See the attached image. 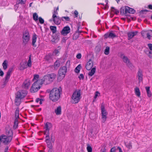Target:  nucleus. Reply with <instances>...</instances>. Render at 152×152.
<instances>
[{"label": "nucleus", "mask_w": 152, "mask_h": 152, "mask_svg": "<svg viewBox=\"0 0 152 152\" xmlns=\"http://www.w3.org/2000/svg\"><path fill=\"white\" fill-rule=\"evenodd\" d=\"M55 112L57 115H60L61 113V108L60 106H58L55 110Z\"/></svg>", "instance_id": "5701e85b"}, {"label": "nucleus", "mask_w": 152, "mask_h": 152, "mask_svg": "<svg viewBox=\"0 0 152 152\" xmlns=\"http://www.w3.org/2000/svg\"><path fill=\"white\" fill-rule=\"evenodd\" d=\"M101 113L102 114V118L103 123L105 122L107 118L106 115L107 114V112L105 109V106L103 103H102L101 105Z\"/></svg>", "instance_id": "423d86ee"}, {"label": "nucleus", "mask_w": 152, "mask_h": 152, "mask_svg": "<svg viewBox=\"0 0 152 152\" xmlns=\"http://www.w3.org/2000/svg\"><path fill=\"white\" fill-rule=\"evenodd\" d=\"M19 110L18 107L17 108L15 114V119H18L19 118Z\"/></svg>", "instance_id": "a878e982"}, {"label": "nucleus", "mask_w": 152, "mask_h": 152, "mask_svg": "<svg viewBox=\"0 0 152 152\" xmlns=\"http://www.w3.org/2000/svg\"><path fill=\"white\" fill-rule=\"evenodd\" d=\"M18 119H15L14 122L13 126V129H15L18 126Z\"/></svg>", "instance_id": "bb28decb"}, {"label": "nucleus", "mask_w": 152, "mask_h": 152, "mask_svg": "<svg viewBox=\"0 0 152 152\" xmlns=\"http://www.w3.org/2000/svg\"><path fill=\"white\" fill-rule=\"evenodd\" d=\"M6 135L2 134L0 136V141L5 145H8L11 141L13 135L12 130L11 129L6 128Z\"/></svg>", "instance_id": "f257e3e1"}, {"label": "nucleus", "mask_w": 152, "mask_h": 152, "mask_svg": "<svg viewBox=\"0 0 152 152\" xmlns=\"http://www.w3.org/2000/svg\"><path fill=\"white\" fill-rule=\"evenodd\" d=\"M27 94V92L26 91L24 90H20L18 91L16 94L15 99V102L16 103V105L17 106L20 105V102L18 101V99H20L24 98Z\"/></svg>", "instance_id": "7ed1b4c3"}, {"label": "nucleus", "mask_w": 152, "mask_h": 152, "mask_svg": "<svg viewBox=\"0 0 152 152\" xmlns=\"http://www.w3.org/2000/svg\"><path fill=\"white\" fill-rule=\"evenodd\" d=\"M109 33L108 32H107L104 35V36L105 39H107L108 38H109Z\"/></svg>", "instance_id": "052dcab7"}, {"label": "nucleus", "mask_w": 152, "mask_h": 152, "mask_svg": "<svg viewBox=\"0 0 152 152\" xmlns=\"http://www.w3.org/2000/svg\"><path fill=\"white\" fill-rule=\"evenodd\" d=\"M45 138L46 140L45 141L46 142L51 141V139L50 137L49 136V135L46 134V136H45Z\"/></svg>", "instance_id": "864d4df0"}, {"label": "nucleus", "mask_w": 152, "mask_h": 152, "mask_svg": "<svg viewBox=\"0 0 152 152\" xmlns=\"http://www.w3.org/2000/svg\"><path fill=\"white\" fill-rule=\"evenodd\" d=\"M39 80H40V82L41 84H43L44 82L46 84H50L51 82L50 80L47 75H45L42 79Z\"/></svg>", "instance_id": "9d476101"}, {"label": "nucleus", "mask_w": 152, "mask_h": 152, "mask_svg": "<svg viewBox=\"0 0 152 152\" xmlns=\"http://www.w3.org/2000/svg\"><path fill=\"white\" fill-rule=\"evenodd\" d=\"M80 90L75 91L72 94V98L74 101L75 103H77L80 100Z\"/></svg>", "instance_id": "39448f33"}, {"label": "nucleus", "mask_w": 152, "mask_h": 152, "mask_svg": "<svg viewBox=\"0 0 152 152\" xmlns=\"http://www.w3.org/2000/svg\"><path fill=\"white\" fill-rule=\"evenodd\" d=\"M147 96L148 97H150L151 96V94L150 91L147 92Z\"/></svg>", "instance_id": "338daca9"}, {"label": "nucleus", "mask_w": 152, "mask_h": 152, "mask_svg": "<svg viewBox=\"0 0 152 152\" xmlns=\"http://www.w3.org/2000/svg\"><path fill=\"white\" fill-rule=\"evenodd\" d=\"M127 13L134 14L135 12V10L129 7H126V12Z\"/></svg>", "instance_id": "a211bd4d"}, {"label": "nucleus", "mask_w": 152, "mask_h": 152, "mask_svg": "<svg viewBox=\"0 0 152 152\" xmlns=\"http://www.w3.org/2000/svg\"><path fill=\"white\" fill-rule=\"evenodd\" d=\"M150 12V11L147 10H142L139 12L140 16H141V17H142V14L144 13V12Z\"/></svg>", "instance_id": "a18cd8bd"}, {"label": "nucleus", "mask_w": 152, "mask_h": 152, "mask_svg": "<svg viewBox=\"0 0 152 152\" xmlns=\"http://www.w3.org/2000/svg\"><path fill=\"white\" fill-rule=\"evenodd\" d=\"M53 55L52 53H49L45 56V59L46 61L50 62L52 60Z\"/></svg>", "instance_id": "aec40b11"}, {"label": "nucleus", "mask_w": 152, "mask_h": 152, "mask_svg": "<svg viewBox=\"0 0 152 152\" xmlns=\"http://www.w3.org/2000/svg\"><path fill=\"white\" fill-rule=\"evenodd\" d=\"M45 128L46 130H50V129L52 127V125L51 123L49 122H47L45 124Z\"/></svg>", "instance_id": "b1692460"}, {"label": "nucleus", "mask_w": 152, "mask_h": 152, "mask_svg": "<svg viewBox=\"0 0 152 152\" xmlns=\"http://www.w3.org/2000/svg\"><path fill=\"white\" fill-rule=\"evenodd\" d=\"M26 68V67H25V65L24 64H20V70H24Z\"/></svg>", "instance_id": "603ef678"}, {"label": "nucleus", "mask_w": 152, "mask_h": 152, "mask_svg": "<svg viewBox=\"0 0 152 152\" xmlns=\"http://www.w3.org/2000/svg\"><path fill=\"white\" fill-rule=\"evenodd\" d=\"M33 19L36 21L38 20L39 18L37 13L35 12L33 14Z\"/></svg>", "instance_id": "473e14b6"}, {"label": "nucleus", "mask_w": 152, "mask_h": 152, "mask_svg": "<svg viewBox=\"0 0 152 152\" xmlns=\"http://www.w3.org/2000/svg\"><path fill=\"white\" fill-rule=\"evenodd\" d=\"M48 76L51 82L53 81V80L56 78V75L53 73H52L50 74L47 75Z\"/></svg>", "instance_id": "412c9836"}, {"label": "nucleus", "mask_w": 152, "mask_h": 152, "mask_svg": "<svg viewBox=\"0 0 152 152\" xmlns=\"http://www.w3.org/2000/svg\"><path fill=\"white\" fill-rule=\"evenodd\" d=\"M31 55H30L29 58V59L28 61V62L27 63V65L29 67H31Z\"/></svg>", "instance_id": "49530a36"}, {"label": "nucleus", "mask_w": 152, "mask_h": 152, "mask_svg": "<svg viewBox=\"0 0 152 152\" xmlns=\"http://www.w3.org/2000/svg\"><path fill=\"white\" fill-rule=\"evenodd\" d=\"M52 18L54 22L56 24L58 25L61 23V21H64L63 19H61V18L57 16L55 14H53Z\"/></svg>", "instance_id": "6e6552de"}, {"label": "nucleus", "mask_w": 152, "mask_h": 152, "mask_svg": "<svg viewBox=\"0 0 152 152\" xmlns=\"http://www.w3.org/2000/svg\"><path fill=\"white\" fill-rule=\"evenodd\" d=\"M80 34L77 31H76L75 33L73 34V39L74 40H76L79 37Z\"/></svg>", "instance_id": "7c9ffc66"}, {"label": "nucleus", "mask_w": 152, "mask_h": 152, "mask_svg": "<svg viewBox=\"0 0 152 152\" xmlns=\"http://www.w3.org/2000/svg\"><path fill=\"white\" fill-rule=\"evenodd\" d=\"M59 52L58 51V49H55L53 52V53H52L53 55V56H57L58 55Z\"/></svg>", "instance_id": "37998d69"}, {"label": "nucleus", "mask_w": 152, "mask_h": 152, "mask_svg": "<svg viewBox=\"0 0 152 152\" xmlns=\"http://www.w3.org/2000/svg\"><path fill=\"white\" fill-rule=\"evenodd\" d=\"M60 63L59 61H56L54 64V67L55 69L56 68H58L60 66Z\"/></svg>", "instance_id": "c9c22d12"}, {"label": "nucleus", "mask_w": 152, "mask_h": 152, "mask_svg": "<svg viewBox=\"0 0 152 152\" xmlns=\"http://www.w3.org/2000/svg\"><path fill=\"white\" fill-rule=\"evenodd\" d=\"M96 67L95 66L92 69L91 71L88 73V75L90 76H92L96 72Z\"/></svg>", "instance_id": "393cba45"}, {"label": "nucleus", "mask_w": 152, "mask_h": 152, "mask_svg": "<svg viewBox=\"0 0 152 152\" xmlns=\"http://www.w3.org/2000/svg\"><path fill=\"white\" fill-rule=\"evenodd\" d=\"M81 66L80 64H79L75 68V71L77 73H79L80 71V69L81 68Z\"/></svg>", "instance_id": "f704fd0d"}, {"label": "nucleus", "mask_w": 152, "mask_h": 152, "mask_svg": "<svg viewBox=\"0 0 152 152\" xmlns=\"http://www.w3.org/2000/svg\"><path fill=\"white\" fill-rule=\"evenodd\" d=\"M93 65V63L91 59H89L86 65V69L90 70L92 68Z\"/></svg>", "instance_id": "4468645a"}, {"label": "nucleus", "mask_w": 152, "mask_h": 152, "mask_svg": "<svg viewBox=\"0 0 152 152\" xmlns=\"http://www.w3.org/2000/svg\"><path fill=\"white\" fill-rule=\"evenodd\" d=\"M125 144L126 147L129 149H130L132 148V143L131 142H125Z\"/></svg>", "instance_id": "c85d7f7f"}, {"label": "nucleus", "mask_w": 152, "mask_h": 152, "mask_svg": "<svg viewBox=\"0 0 152 152\" xmlns=\"http://www.w3.org/2000/svg\"><path fill=\"white\" fill-rule=\"evenodd\" d=\"M111 8L112 9V11L114 12L116 15H117L119 13V11L115 9L114 7H111Z\"/></svg>", "instance_id": "ea45409f"}, {"label": "nucleus", "mask_w": 152, "mask_h": 152, "mask_svg": "<svg viewBox=\"0 0 152 152\" xmlns=\"http://www.w3.org/2000/svg\"><path fill=\"white\" fill-rule=\"evenodd\" d=\"M100 94V93L98 91H96L95 92V95L94 96V98H95V99H96L97 96H98V95Z\"/></svg>", "instance_id": "680f3d73"}, {"label": "nucleus", "mask_w": 152, "mask_h": 152, "mask_svg": "<svg viewBox=\"0 0 152 152\" xmlns=\"http://www.w3.org/2000/svg\"><path fill=\"white\" fill-rule=\"evenodd\" d=\"M110 47L107 46L104 50V53L105 55H107L109 53Z\"/></svg>", "instance_id": "c03bdc74"}, {"label": "nucleus", "mask_w": 152, "mask_h": 152, "mask_svg": "<svg viewBox=\"0 0 152 152\" xmlns=\"http://www.w3.org/2000/svg\"><path fill=\"white\" fill-rule=\"evenodd\" d=\"M53 39L51 40L53 43L55 44L59 40L60 33L58 32L52 35Z\"/></svg>", "instance_id": "f8f14e48"}, {"label": "nucleus", "mask_w": 152, "mask_h": 152, "mask_svg": "<svg viewBox=\"0 0 152 152\" xmlns=\"http://www.w3.org/2000/svg\"><path fill=\"white\" fill-rule=\"evenodd\" d=\"M106 146L105 144H103L101 147L100 152H106L107 149L106 148Z\"/></svg>", "instance_id": "e433bc0d"}, {"label": "nucleus", "mask_w": 152, "mask_h": 152, "mask_svg": "<svg viewBox=\"0 0 152 152\" xmlns=\"http://www.w3.org/2000/svg\"><path fill=\"white\" fill-rule=\"evenodd\" d=\"M26 0H18V4H24L26 2Z\"/></svg>", "instance_id": "5fc2aeb1"}, {"label": "nucleus", "mask_w": 152, "mask_h": 152, "mask_svg": "<svg viewBox=\"0 0 152 152\" xmlns=\"http://www.w3.org/2000/svg\"><path fill=\"white\" fill-rule=\"evenodd\" d=\"M148 46L150 50H152V44L149 43L148 44Z\"/></svg>", "instance_id": "0e129e2a"}, {"label": "nucleus", "mask_w": 152, "mask_h": 152, "mask_svg": "<svg viewBox=\"0 0 152 152\" xmlns=\"http://www.w3.org/2000/svg\"><path fill=\"white\" fill-rule=\"evenodd\" d=\"M151 35H152V34H151V33H149L148 32L147 33V34H146L147 37L149 40H150L151 39Z\"/></svg>", "instance_id": "bf43d9fd"}, {"label": "nucleus", "mask_w": 152, "mask_h": 152, "mask_svg": "<svg viewBox=\"0 0 152 152\" xmlns=\"http://www.w3.org/2000/svg\"><path fill=\"white\" fill-rule=\"evenodd\" d=\"M151 51L149 50V49L148 48H146L143 51L144 53H145L147 56L149 54V53H151Z\"/></svg>", "instance_id": "8fccbe9b"}, {"label": "nucleus", "mask_w": 152, "mask_h": 152, "mask_svg": "<svg viewBox=\"0 0 152 152\" xmlns=\"http://www.w3.org/2000/svg\"><path fill=\"white\" fill-rule=\"evenodd\" d=\"M61 19H63V18L64 19L66 20V21H70L69 18L68 16L62 17H61Z\"/></svg>", "instance_id": "13d9d810"}, {"label": "nucleus", "mask_w": 152, "mask_h": 152, "mask_svg": "<svg viewBox=\"0 0 152 152\" xmlns=\"http://www.w3.org/2000/svg\"><path fill=\"white\" fill-rule=\"evenodd\" d=\"M40 81L38 79L34 83L31 88V92H32V89L33 92L34 93L37 91L41 88L42 84H41Z\"/></svg>", "instance_id": "20e7f679"}, {"label": "nucleus", "mask_w": 152, "mask_h": 152, "mask_svg": "<svg viewBox=\"0 0 152 152\" xmlns=\"http://www.w3.org/2000/svg\"><path fill=\"white\" fill-rule=\"evenodd\" d=\"M120 57L123 60V61L126 64L130 61L127 57L125 56L124 54L121 53Z\"/></svg>", "instance_id": "dca6fc26"}, {"label": "nucleus", "mask_w": 152, "mask_h": 152, "mask_svg": "<svg viewBox=\"0 0 152 152\" xmlns=\"http://www.w3.org/2000/svg\"><path fill=\"white\" fill-rule=\"evenodd\" d=\"M38 20H39V23L41 24H42L44 23V20L41 17H39V18Z\"/></svg>", "instance_id": "4d7b16f0"}, {"label": "nucleus", "mask_w": 152, "mask_h": 152, "mask_svg": "<svg viewBox=\"0 0 152 152\" xmlns=\"http://www.w3.org/2000/svg\"><path fill=\"white\" fill-rule=\"evenodd\" d=\"M120 14L121 15H125L126 16H130L129 15H126L127 13V12H126V7H121L120 9Z\"/></svg>", "instance_id": "4be33fe9"}, {"label": "nucleus", "mask_w": 152, "mask_h": 152, "mask_svg": "<svg viewBox=\"0 0 152 152\" xmlns=\"http://www.w3.org/2000/svg\"><path fill=\"white\" fill-rule=\"evenodd\" d=\"M78 78L80 80L81 79L83 80L84 78V76L83 74H80L78 77Z\"/></svg>", "instance_id": "e2e57ef3"}, {"label": "nucleus", "mask_w": 152, "mask_h": 152, "mask_svg": "<svg viewBox=\"0 0 152 152\" xmlns=\"http://www.w3.org/2000/svg\"><path fill=\"white\" fill-rule=\"evenodd\" d=\"M50 28L53 34L56 33V27L55 26H51Z\"/></svg>", "instance_id": "72a5a7b5"}, {"label": "nucleus", "mask_w": 152, "mask_h": 152, "mask_svg": "<svg viewBox=\"0 0 152 152\" xmlns=\"http://www.w3.org/2000/svg\"><path fill=\"white\" fill-rule=\"evenodd\" d=\"M67 72V68L66 66H61L58 70L59 75H62L65 76V73Z\"/></svg>", "instance_id": "ddd939ff"}, {"label": "nucleus", "mask_w": 152, "mask_h": 152, "mask_svg": "<svg viewBox=\"0 0 152 152\" xmlns=\"http://www.w3.org/2000/svg\"><path fill=\"white\" fill-rule=\"evenodd\" d=\"M87 150L88 152H92V148L89 144L87 145Z\"/></svg>", "instance_id": "de8ad7c7"}, {"label": "nucleus", "mask_w": 152, "mask_h": 152, "mask_svg": "<svg viewBox=\"0 0 152 152\" xmlns=\"http://www.w3.org/2000/svg\"><path fill=\"white\" fill-rule=\"evenodd\" d=\"M70 31V28L69 26H67L64 27L60 32L61 35L66 36L69 33Z\"/></svg>", "instance_id": "1a4fd4ad"}, {"label": "nucleus", "mask_w": 152, "mask_h": 152, "mask_svg": "<svg viewBox=\"0 0 152 152\" xmlns=\"http://www.w3.org/2000/svg\"><path fill=\"white\" fill-rule=\"evenodd\" d=\"M30 84V80L28 79H26L23 83L22 86L23 88L28 89L29 88Z\"/></svg>", "instance_id": "2eb2a0df"}, {"label": "nucleus", "mask_w": 152, "mask_h": 152, "mask_svg": "<svg viewBox=\"0 0 152 152\" xmlns=\"http://www.w3.org/2000/svg\"><path fill=\"white\" fill-rule=\"evenodd\" d=\"M30 36L29 32L27 30L25 31L23 33V43L25 45H26L29 39Z\"/></svg>", "instance_id": "0eeeda50"}, {"label": "nucleus", "mask_w": 152, "mask_h": 152, "mask_svg": "<svg viewBox=\"0 0 152 152\" xmlns=\"http://www.w3.org/2000/svg\"><path fill=\"white\" fill-rule=\"evenodd\" d=\"M62 92L61 87L58 88H55L52 89L50 94H49V98L53 102L57 101L60 98L61 94Z\"/></svg>", "instance_id": "f03ea898"}, {"label": "nucleus", "mask_w": 152, "mask_h": 152, "mask_svg": "<svg viewBox=\"0 0 152 152\" xmlns=\"http://www.w3.org/2000/svg\"><path fill=\"white\" fill-rule=\"evenodd\" d=\"M128 67L131 70H132L134 69V67L133 65L132 64L130 61L129 63H128L126 64Z\"/></svg>", "instance_id": "a19ab883"}, {"label": "nucleus", "mask_w": 152, "mask_h": 152, "mask_svg": "<svg viewBox=\"0 0 152 152\" xmlns=\"http://www.w3.org/2000/svg\"><path fill=\"white\" fill-rule=\"evenodd\" d=\"M13 68H10L7 73L6 76L5 77V80L4 81V85H5L6 83L8 82L11 73L13 70Z\"/></svg>", "instance_id": "9b49d317"}, {"label": "nucleus", "mask_w": 152, "mask_h": 152, "mask_svg": "<svg viewBox=\"0 0 152 152\" xmlns=\"http://www.w3.org/2000/svg\"><path fill=\"white\" fill-rule=\"evenodd\" d=\"M39 77V75H38L35 74L34 75L33 79L32 80L34 81V80H37Z\"/></svg>", "instance_id": "6e6d98bb"}, {"label": "nucleus", "mask_w": 152, "mask_h": 152, "mask_svg": "<svg viewBox=\"0 0 152 152\" xmlns=\"http://www.w3.org/2000/svg\"><path fill=\"white\" fill-rule=\"evenodd\" d=\"M62 75H59V76L57 77V81L58 82H60L61 81L62 79L65 76Z\"/></svg>", "instance_id": "4c0bfd02"}, {"label": "nucleus", "mask_w": 152, "mask_h": 152, "mask_svg": "<svg viewBox=\"0 0 152 152\" xmlns=\"http://www.w3.org/2000/svg\"><path fill=\"white\" fill-rule=\"evenodd\" d=\"M46 143L47 144V147L48 148L50 149H52L53 148V146L51 141H48L46 142Z\"/></svg>", "instance_id": "58836bf2"}, {"label": "nucleus", "mask_w": 152, "mask_h": 152, "mask_svg": "<svg viewBox=\"0 0 152 152\" xmlns=\"http://www.w3.org/2000/svg\"><path fill=\"white\" fill-rule=\"evenodd\" d=\"M137 76L138 77V79L140 82L142 81V71L141 69H139L138 71L137 72Z\"/></svg>", "instance_id": "f3484780"}, {"label": "nucleus", "mask_w": 152, "mask_h": 152, "mask_svg": "<svg viewBox=\"0 0 152 152\" xmlns=\"http://www.w3.org/2000/svg\"><path fill=\"white\" fill-rule=\"evenodd\" d=\"M101 46H96L95 48V50L96 53H98L101 50Z\"/></svg>", "instance_id": "3c124183"}, {"label": "nucleus", "mask_w": 152, "mask_h": 152, "mask_svg": "<svg viewBox=\"0 0 152 152\" xmlns=\"http://www.w3.org/2000/svg\"><path fill=\"white\" fill-rule=\"evenodd\" d=\"M128 36V39L129 40L132 39L134 36V33L133 32H129L127 34Z\"/></svg>", "instance_id": "c756f323"}, {"label": "nucleus", "mask_w": 152, "mask_h": 152, "mask_svg": "<svg viewBox=\"0 0 152 152\" xmlns=\"http://www.w3.org/2000/svg\"><path fill=\"white\" fill-rule=\"evenodd\" d=\"M8 63V61L7 60H5L2 63V65L4 69V70L6 69L7 68Z\"/></svg>", "instance_id": "cd10ccee"}, {"label": "nucleus", "mask_w": 152, "mask_h": 152, "mask_svg": "<svg viewBox=\"0 0 152 152\" xmlns=\"http://www.w3.org/2000/svg\"><path fill=\"white\" fill-rule=\"evenodd\" d=\"M109 38H113L117 37V36L112 32H111L109 33Z\"/></svg>", "instance_id": "79ce46f5"}, {"label": "nucleus", "mask_w": 152, "mask_h": 152, "mask_svg": "<svg viewBox=\"0 0 152 152\" xmlns=\"http://www.w3.org/2000/svg\"><path fill=\"white\" fill-rule=\"evenodd\" d=\"M148 32L147 31H142L141 32V34L143 38H146L145 35H146L147 33Z\"/></svg>", "instance_id": "09e8293b"}, {"label": "nucleus", "mask_w": 152, "mask_h": 152, "mask_svg": "<svg viewBox=\"0 0 152 152\" xmlns=\"http://www.w3.org/2000/svg\"><path fill=\"white\" fill-rule=\"evenodd\" d=\"M135 93L136 94L138 97H140V93L139 89V88L138 87H136L135 88Z\"/></svg>", "instance_id": "2f4dec72"}, {"label": "nucleus", "mask_w": 152, "mask_h": 152, "mask_svg": "<svg viewBox=\"0 0 152 152\" xmlns=\"http://www.w3.org/2000/svg\"><path fill=\"white\" fill-rule=\"evenodd\" d=\"M37 35H36V34H34L33 35L32 38V45L35 47H37V45L35 44V42H36V40L37 39Z\"/></svg>", "instance_id": "6ab92c4d"}, {"label": "nucleus", "mask_w": 152, "mask_h": 152, "mask_svg": "<svg viewBox=\"0 0 152 152\" xmlns=\"http://www.w3.org/2000/svg\"><path fill=\"white\" fill-rule=\"evenodd\" d=\"M81 57V55L80 53H79L77 54L76 56V57L78 59H80Z\"/></svg>", "instance_id": "774afa93"}, {"label": "nucleus", "mask_w": 152, "mask_h": 152, "mask_svg": "<svg viewBox=\"0 0 152 152\" xmlns=\"http://www.w3.org/2000/svg\"><path fill=\"white\" fill-rule=\"evenodd\" d=\"M116 150V147L114 146L110 150V152H115Z\"/></svg>", "instance_id": "69168bd1"}]
</instances>
